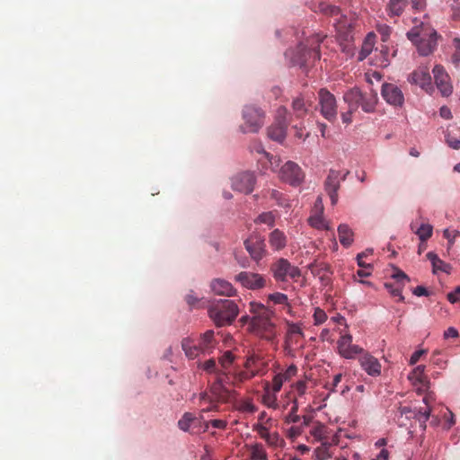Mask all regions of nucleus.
I'll return each instance as SVG.
<instances>
[{"label": "nucleus", "mask_w": 460, "mask_h": 460, "mask_svg": "<svg viewBox=\"0 0 460 460\" xmlns=\"http://www.w3.org/2000/svg\"><path fill=\"white\" fill-rule=\"evenodd\" d=\"M375 39L376 35L374 33H369L366 37L365 40L363 41L361 51L358 57L360 60L365 59L372 52L375 46Z\"/></svg>", "instance_id": "nucleus-33"}, {"label": "nucleus", "mask_w": 460, "mask_h": 460, "mask_svg": "<svg viewBox=\"0 0 460 460\" xmlns=\"http://www.w3.org/2000/svg\"><path fill=\"white\" fill-rule=\"evenodd\" d=\"M349 172H346L343 175L337 170H330L329 173L324 181V190L331 199V203L335 206L338 202V190L341 187V181L346 179Z\"/></svg>", "instance_id": "nucleus-10"}, {"label": "nucleus", "mask_w": 460, "mask_h": 460, "mask_svg": "<svg viewBox=\"0 0 460 460\" xmlns=\"http://www.w3.org/2000/svg\"><path fill=\"white\" fill-rule=\"evenodd\" d=\"M254 185L255 176L250 172L238 173L232 179V188L245 194L251 193L253 190Z\"/></svg>", "instance_id": "nucleus-19"}, {"label": "nucleus", "mask_w": 460, "mask_h": 460, "mask_svg": "<svg viewBox=\"0 0 460 460\" xmlns=\"http://www.w3.org/2000/svg\"><path fill=\"white\" fill-rule=\"evenodd\" d=\"M256 376V375L254 374V372H252V370H248L245 368L244 371H240L238 372L235 376H234V379L238 382H243L245 380H249V379H252V377Z\"/></svg>", "instance_id": "nucleus-48"}, {"label": "nucleus", "mask_w": 460, "mask_h": 460, "mask_svg": "<svg viewBox=\"0 0 460 460\" xmlns=\"http://www.w3.org/2000/svg\"><path fill=\"white\" fill-rule=\"evenodd\" d=\"M200 366L208 373H213L216 370V361L214 359H208L203 364H200Z\"/></svg>", "instance_id": "nucleus-57"}, {"label": "nucleus", "mask_w": 460, "mask_h": 460, "mask_svg": "<svg viewBox=\"0 0 460 460\" xmlns=\"http://www.w3.org/2000/svg\"><path fill=\"white\" fill-rule=\"evenodd\" d=\"M361 367L372 376H377L381 374V364L377 358L367 352H363L359 358Z\"/></svg>", "instance_id": "nucleus-22"}, {"label": "nucleus", "mask_w": 460, "mask_h": 460, "mask_svg": "<svg viewBox=\"0 0 460 460\" xmlns=\"http://www.w3.org/2000/svg\"><path fill=\"white\" fill-rule=\"evenodd\" d=\"M407 38L417 47L421 56H428L433 52L437 45V32L429 24L420 22L407 33Z\"/></svg>", "instance_id": "nucleus-3"}, {"label": "nucleus", "mask_w": 460, "mask_h": 460, "mask_svg": "<svg viewBox=\"0 0 460 460\" xmlns=\"http://www.w3.org/2000/svg\"><path fill=\"white\" fill-rule=\"evenodd\" d=\"M212 292L217 296H232L235 294V289L232 284L222 279H215L210 283Z\"/></svg>", "instance_id": "nucleus-25"}, {"label": "nucleus", "mask_w": 460, "mask_h": 460, "mask_svg": "<svg viewBox=\"0 0 460 460\" xmlns=\"http://www.w3.org/2000/svg\"><path fill=\"white\" fill-rule=\"evenodd\" d=\"M433 401L434 398L432 394L427 393L423 397V402L425 403L426 407L424 409L420 408L416 414L417 419L421 423V425H423V427H425V423L430 416L431 409L429 405Z\"/></svg>", "instance_id": "nucleus-28"}, {"label": "nucleus", "mask_w": 460, "mask_h": 460, "mask_svg": "<svg viewBox=\"0 0 460 460\" xmlns=\"http://www.w3.org/2000/svg\"><path fill=\"white\" fill-rule=\"evenodd\" d=\"M426 257L429 261H430L434 273H436L438 270L448 272L450 266L440 260L435 252H429L427 253Z\"/></svg>", "instance_id": "nucleus-32"}, {"label": "nucleus", "mask_w": 460, "mask_h": 460, "mask_svg": "<svg viewBox=\"0 0 460 460\" xmlns=\"http://www.w3.org/2000/svg\"><path fill=\"white\" fill-rule=\"evenodd\" d=\"M309 270L313 275L319 276L323 271L329 272L330 266L324 262H314L309 265Z\"/></svg>", "instance_id": "nucleus-41"}, {"label": "nucleus", "mask_w": 460, "mask_h": 460, "mask_svg": "<svg viewBox=\"0 0 460 460\" xmlns=\"http://www.w3.org/2000/svg\"><path fill=\"white\" fill-rule=\"evenodd\" d=\"M198 421V419L190 412H186L178 421L179 428L183 431H189L193 423Z\"/></svg>", "instance_id": "nucleus-35"}, {"label": "nucleus", "mask_w": 460, "mask_h": 460, "mask_svg": "<svg viewBox=\"0 0 460 460\" xmlns=\"http://www.w3.org/2000/svg\"><path fill=\"white\" fill-rule=\"evenodd\" d=\"M320 112L329 121H333L337 117V102L334 95L326 89H321L318 93Z\"/></svg>", "instance_id": "nucleus-9"}, {"label": "nucleus", "mask_w": 460, "mask_h": 460, "mask_svg": "<svg viewBox=\"0 0 460 460\" xmlns=\"http://www.w3.org/2000/svg\"><path fill=\"white\" fill-rule=\"evenodd\" d=\"M208 425H211L214 429H224L226 427V421L223 420H211L206 423V429L208 428Z\"/></svg>", "instance_id": "nucleus-54"}, {"label": "nucleus", "mask_w": 460, "mask_h": 460, "mask_svg": "<svg viewBox=\"0 0 460 460\" xmlns=\"http://www.w3.org/2000/svg\"><path fill=\"white\" fill-rule=\"evenodd\" d=\"M199 345L205 353L210 352L216 345L215 332L213 330H208L200 335Z\"/></svg>", "instance_id": "nucleus-31"}, {"label": "nucleus", "mask_w": 460, "mask_h": 460, "mask_svg": "<svg viewBox=\"0 0 460 460\" xmlns=\"http://www.w3.org/2000/svg\"><path fill=\"white\" fill-rule=\"evenodd\" d=\"M330 444L327 442L322 443L314 452V460H325L331 456L329 453Z\"/></svg>", "instance_id": "nucleus-37"}, {"label": "nucleus", "mask_w": 460, "mask_h": 460, "mask_svg": "<svg viewBox=\"0 0 460 460\" xmlns=\"http://www.w3.org/2000/svg\"><path fill=\"white\" fill-rule=\"evenodd\" d=\"M447 143L448 146L454 149H459L460 148V140L448 137L447 138Z\"/></svg>", "instance_id": "nucleus-64"}, {"label": "nucleus", "mask_w": 460, "mask_h": 460, "mask_svg": "<svg viewBox=\"0 0 460 460\" xmlns=\"http://www.w3.org/2000/svg\"><path fill=\"white\" fill-rule=\"evenodd\" d=\"M338 353L344 358H355L357 355L364 352L363 348L352 343L350 334H343L337 341Z\"/></svg>", "instance_id": "nucleus-16"}, {"label": "nucleus", "mask_w": 460, "mask_h": 460, "mask_svg": "<svg viewBox=\"0 0 460 460\" xmlns=\"http://www.w3.org/2000/svg\"><path fill=\"white\" fill-rule=\"evenodd\" d=\"M447 299L452 304L460 302V286L456 288L453 292L447 294Z\"/></svg>", "instance_id": "nucleus-55"}, {"label": "nucleus", "mask_w": 460, "mask_h": 460, "mask_svg": "<svg viewBox=\"0 0 460 460\" xmlns=\"http://www.w3.org/2000/svg\"><path fill=\"white\" fill-rule=\"evenodd\" d=\"M327 40V36L315 35L312 39L313 43H317V47L307 49L304 44H300L296 49V53L293 57L294 65H298L300 67H307L313 65L316 60L320 59V43H323Z\"/></svg>", "instance_id": "nucleus-6"}, {"label": "nucleus", "mask_w": 460, "mask_h": 460, "mask_svg": "<svg viewBox=\"0 0 460 460\" xmlns=\"http://www.w3.org/2000/svg\"><path fill=\"white\" fill-rule=\"evenodd\" d=\"M381 95L389 105L395 108H401L404 104V94L401 87L394 84L384 83L381 87Z\"/></svg>", "instance_id": "nucleus-13"}, {"label": "nucleus", "mask_w": 460, "mask_h": 460, "mask_svg": "<svg viewBox=\"0 0 460 460\" xmlns=\"http://www.w3.org/2000/svg\"><path fill=\"white\" fill-rule=\"evenodd\" d=\"M310 434L318 441H322L327 437L326 427L320 423L316 422L311 429Z\"/></svg>", "instance_id": "nucleus-36"}, {"label": "nucleus", "mask_w": 460, "mask_h": 460, "mask_svg": "<svg viewBox=\"0 0 460 460\" xmlns=\"http://www.w3.org/2000/svg\"><path fill=\"white\" fill-rule=\"evenodd\" d=\"M292 108L297 118H303L307 113L305 103L301 98H296L293 101Z\"/></svg>", "instance_id": "nucleus-38"}, {"label": "nucleus", "mask_w": 460, "mask_h": 460, "mask_svg": "<svg viewBox=\"0 0 460 460\" xmlns=\"http://www.w3.org/2000/svg\"><path fill=\"white\" fill-rule=\"evenodd\" d=\"M270 271L273 278L280 282H287L289 279L296 281L301 276L300 270L284 258H279L274 261L270 266Z\"/></svg>", "instance_id": "nucleus-8"}, {"label": "nucleus", "mask_w": 460, "mask_h": 460, "mask_svg": "<svg viewBox=\"0 0 460 460\" xmlns=\"http://www.w3.org/2000/svg\"><path fill=\"white\" fill-rule=\"evenodd\" d=\"M367 256V252H361V253H358V256H357V262H358V265L360 267V268H365V269H369L371 268V265L368 263L367 264L366 262H364L363 261V258Z\"/></svg>", "instance_id": "nucleus-60"}, {"label": "nucleus", "mask_w": 460, "mask_h": 460, "mask_svg": "<svg viewBox=\"0 0 460 460\" xmlns=\"http://www.w3.org/2000/svg\"><path fill=\"white\" fill-rule=\"evenodd\" d=\"M253 430L256 431L258 433V435L262 438V439H266L268 438V436L270 434V432L269 431V428L267 427V425H264L262 423H258L256 425L253 426Z\"/></svg>", "instance_id": "nucleus-47"}, {"label": "nucleus", "mask_w": 460, "mask_h": 460, "mask_svg": "<svg viewBox=\"0 0 460 460\" xmlns=\"http://www.w3.org/2000/svg\"><path fill=\"white\" fill-rule=\"evenodd\" d=\"M276 217L277 214L274 211L263 212L257 217L254 222L256 224H264L270 227H273Z\"/></svg>", "instance_id": "nucleus-34"}, {"label": "nucleus", "mask_w": 460, "mask_h": 460, "mask_svg": "<svg viewBox=\"0 0 460 460\" xmlns=\"http://www.w3.org/2000/svg\"><path fill=\"white\" fill-rule=\"evenodd\" d=\"M181 348L183 351L185 352V355L189 358H197L200 353H205L203 349H201V346L199 344H196L191 339L186 338L183 339L181 341Z\"/></svg>", "instance_id": "nucleus-27"}, {"label": "nucleus", "mask_w": 460, "mask_h": 460, "mask_svg": "<svg viewBox=\"0 0 460 460\" xmlns=\"http://www.w3.org/2000/svg\"><path fill=\"white\" fill-rule=\"evenodd\" d=\"M434 75L435 84L440 93L444 97H448L453 93V85L448 74L445 68L440 65H436L432 70Z\"/></svg>", "instance_id": "nucleus-17"}, {"label": "nucleus", "mask_w": 460, "mask_h": 460, "mask_svg": "<svg viewBox=\"0 0 460 460\" xmlns=\"http://www.w3.org/2000/svg\"><path fill=\"white\" fill-rule=\"evenodd\" d=\"M408 81L411 84L419 85L427 93H430L433 90L431 76L429 75V68L426 66H420L415 69L409 75Z\"/></svg>", "instance_id": "nucleus-18"}, {"label": "nucleus", "mask_w": 460, "mask_h": 460, "mask_svg": "<svg viewBox=\"0 0 460 460\" xmlns=\"http://www.w3.org/2000/svg\"><path fill=\"white\" fill-rule=\"evenodd\" d=\"M425 367L420 365L416 367L410 374L409 380L416 387L419 394H427L429 388V380L424 374Z\"/></svg>", "instance_id": "nucleus-20"}, {"label": "nucleus", "mask_w": 460, "mask_h": 460, "mask_svg": "<svg viewBox=\"0 0 460 460\" xmlns=\"http://www.w3.org/2000/svg\"><path fill=\"white\" fill-rule=\"evenodd\" d=\"M223 388L220 384H215L211 387V393L214 396L208 395L207 393H201L199 395L201 403H208L207 407L201 409L202 412H207L210 411H215L217 408V402L220 399L219 391Z\"/></svg>", "instance_id": "nucleus-23"}, {"label": "nucleus", "mask_w": 460, "mask_h": 460, "mask_svg": "<svg viewBox=\"0 0 460 460\" xmlns=\"http://www.w3.org/2000/svg\"><path fill=\"white\" fill-rule=\"evenodd\" d=\"M251 332L261 338L272 341L276 337L273 312L262 304L251 302Z\"/></svg>", "instance_id": "nucleus-1"}, {"label": "nucleus", "mask_w": 460, "mask_h": 460, "mask_svg": "<svg viewBox=\"0 0 460 460\" xmlns=\"http://www.w3.org/2000/svg\"><path fill=\"white\" fill-rule=\"evenodd\" d=\"M297 373L296 365H290L285 371L279 372L274 376L272 379V392L279 393L281 390L283 384L289 381Z\"/></svg>", "instance_id": "nucleus-24"}, {"label": "nucleus", "mask_w": 460, "mask_h": 460, "mask_svg": "<svg viewBox=\"0 0 460 460\" xmlns=\"http://www.w3.org/2000/svg\"><path fill=\"white\" fill-rule=\"evenodd\" d=\"M269 299L278 305H285L288 303V296L279 292L270 294Z\"/></svg>", "instance_id": "nucleus-46"}, {"label": "nucleus", "mask_w": 460, "mask_h": 460, "mask_svg": "<svg viewBox=\"0 0 460 460\" xmlns=\"http://www.w3.org/2000/svg\"><path fill=\"white\" fill-rule=\"evenodd\" d=\"M251 458L252 460H267V453L261 444H255L252 447Z\"/></svg>", "instance_id": "nucleus-39"}, {"label": "nucleus", "mask_w": 460, "mask_h": 460, "mask_svg": "<svg viewBox=\"0 0 460 460\" xmlns=\"http://www.w3.org/2000/svg\"><path fill=\"white\" fill-rule=\"evenodd\" d=\"M297 410L298 405L296 400H295L289 414L286 417V421L288 423H296L300 420V416L296 414Z\"/></svg>", "instance_id": "nucleus-45"}, {"label": "nucleus", "mask_w": 460, "mask_h": 460, "mask_svg": "<svg viewBox=\"0 0 460 460\" xmlns=\"http://www.w3.org/2000/svg\"><path fill=\"white\" fill-rule=\"evenodd\" d=\"M343 100L350 110L361 107L365 112H372L377 103V94L373 91L363 93L358 88H353L345 93Z\"/></svg>", "instance_id": "nucleus-5"}, {"label": "nucleus", "mask_w": 460, "mask_h": 460, "mask_svg": "<svg viewBox=\"0 0 460 460\" xmlns=\"http://www.w3.org/2000/svg\"><path fill=\"white\" fill-rule=\"evenodd\" d=\"M251 151L252 152H256L258 154H262L264 156H265V153H267L264 150L261 143H259V142H255V143L252 144V146H251Z\"/></svg>", "instance_id": "nucleus-62"}, {"label": "nucleus", "mask_w": 460, "mask_h": 460, "mask_svg": "<svg viewBox=\"0 0 460 460\" xmlns=\"http://www.w3.org/2000/svg\"><path fill=\"white\" fill-rule=\"evenodd\" d=\"M234 279L243 287L252 290L261 289L267 285L264 276L251 271H242L234 277Z\"/></svg>", "instance_id": "nucleus-15"}, {"label": "nucleus", "mask_w": 460, "mask_h": 460, "mask_svg": "<svg viewBox=\"0 0 460 460\" xmlns=\"http://www.w3.org/2000/svg\"><path fill=\"white\" fill-rule=\"evenodd\" d=\"M432 226L429 224H422L416 231L419 238L425 242L432 235Z\"/></svg>", "instance_id": "nucleus-40"}, {"label": "nucleus", "mask_w": 460, "mask_h": 460, "mask_svg": "<svg viewBox=\"0 0 460 460\" xmlns=\"http://www.w3.org/2000/svg\"><path fill=\"white\" fill-rule=\"evenodd\" d=\"M268 367L267 361L264 358L256 352L250 354L244 363V367L248 370L254 372L256 376L263 375Z\"/></svg>", "instance_id": "nucleus-21"}, {"label": "nucleus", "mask_w": 460, "mask_h": 460, "mask_svg": "<svg viewBox=\"0 0 460 460\" xmlns=\"http://www.w3.org/2000/svg\"><path fill=\"white\" fill-rule=\"evenodd\" d=\"M406 5V0H390L386 7L387 14L390 17H398L403 13Z\"/></svg>", "instance_id": "nucleus-30"}, {"label": "nucleus", "mask_w": 460, "mask_h": 460, "mask_svg": "<svg viewBox=\"0 0 460 460\" xmlns=\"http://www.w3.org/2000/svg\"><path fill=\"white\" fill-rule=\"evenodd\" d=\"M279 175L282 181L292 186L300 185L305 179V173L300 166L292 161L287 162L281 167Z\"/></svg>", "instance_id": "nucleus-11"}, {"label": "nucleus", "mask_w": 460, "mask_h": 460, "mask_svg": "<svg viewBox=\"0 0 460 460\" xmlns=\"http://www.w3.org/2000/svg\"><path fill=\"white\" fill-rule=\"evenodd\" d=\"M288 332L290 334L303 335L302 328L298 324H296V323H292V324L289 325Z\"/></svg>", "instance_id": "nucleus-63"}, {"label": "nucleus", "mask_w": 460, "mask_h": 460, "mask_svg": "<svg viewBox=\"0 0 460 460\" xmlns=\"http://www.w3.org/2000/svg\"><path fill=\"white\" fill-rule=\"evenodd\" d=\"M243 119L240 126L243 133H257L264 124V114L261 109L247 105L243 110Z\"/></svg>", "instance_id": "nucleus-7"}, {"label": "nucleus", "mask_w": 460, "mask_h": 460, "mask_svg": "<svg viewBox=\"0 0 460 460\" xmlns=\"http://www.w3.org/2000/svg\"><path fill=\"white\" fill-rule=\"evenodd\" d=\"M340 243L344 247H349L353 243V232L348 225L341 224L338 227Z\"/></svg>", "instance_id": "nucleus-29"}, {"label": "nucleus", "mask_w": 460, "mask_h": 460, "mask_svg": "<svg viewBox=\"0 0 460 460\" xmlns=\"http://www.w3.org/2000/svg\"><path fill=\"white\" fill-rule=\"evenodd\" d=\"M287 110L281 107L278 110V117L274 124L268 128V136L270 139L282 142L286 137L288 122L286 119Z\"/></svg>", "instance_id": "nucleus-14"}, {"label": "nucleus", "mask_w": 460, "mask_h": 460, "mask_svg": "<svg viewBox=\"0 0 460 460\" xmlns=\"http://www.w3.org/2000/svg\"><path fill=\"white\" fill-rule=\"evenodd\" d=\"M385 287L392 296H398L399 301L404 300V296L402 295V288L400 287H394L393 284L389 283H385Z\"/></svg>", "instance_id": "nucleus-49"}, {"label": "nucleus", "mask_w": 460, "mask_h": 460, "mask_svg": "<svg viewBox=\"0 0 460 460\" xmlns=\"http://www.w3.org/2000/svg\"><path fill=\"white\" fill-rule=\"evenodd\" d=\"M265 158L269 161L272 171H276L280 164V158L270 153H265Z\"/></svg>", "instance_id": "nucleus-50"}, {"label": "nucleus", "mask_w": 460, "mask_h": 460, "mask_svg": "<svg viewBox=\"0 0 460 460\" xmlns=\"http://www.w3.org/2000/svg\"><path fill=\"white\" fill-rule=\"evenodd\" d=\"M265 441L270 447L275 448L281 447L284 444L283 438L277 432H270Z\"/></svg>", "instance_id": "nucleus-42"}, {"label": "nucleus", "mask_w": 460, "mask_h": 460, "mask_svg": "<svg viewBox=\"0 0 460 460\" xmlns=\"http://www.w3.org/2000/svg\"><path fill=\"white\" fill-rule=\"evenodd\" d=\"M234 361V356L231 351H226L220 359V363L224 368L228 367Z\"/></svg>", "instance_id": "nucleus-52"}, {"label": "nucleus", "mask_w": 460, "mask_h": 460, "mask_svg": "<svg viewBox=\"0 0 460 460\" xmlns=\"http://www.w3.org/2000/svg\"><path fill=\"white\" fill-rule=\"evenodd\" d=\"M425 353V350L420 349L415 351L410 358V365H415L419 360L420 358Z\"/></svg>", "instance_id": "nucleus-61"}, {"label": "nucleus", "mask_w": 460, "mask_h": 460, "mask_svg": "<svg viewBox=\"0 0 460 460\" xmlns=\"http://www.w3.org/2000/svg\"><path fill=\"white\" fill-rule=\"evenodd\" d=\"M457 337H458V332L455 327H449L444 332L445 339L457 338Z\"/></svg>", "instance_id": "nucleus-59"}, {"label": "nucleus", "mask_w": 460, "mask_h": 460, "mask_svg": "<svg viewBox=\"0 0 460 460\" xmlns=\"http://www.w3.org/2000/svg\"><path fill=\"white\" fill-rule=\"evenodd\" d=\"M314 319L315 324H322L327 319L325 312L320 308H315L314 313Z\"/></svg>", "instance_id": "nucleus-51"}, {"label": "nucleus", "mask_w": 460, "mask_h": 460, "mask_svg": "<svg viewBox=\"0 0 460 460\" xmlns=\"http://www.w3.org/2000/svg\"><path fill=\"white\" fill-rule=\"evenodd\" d=\"M239 314L237 304L229 299H218L208 307L209 317L218 327L230 325Z\"/></svg>", "instance_id": "nucleus-4"}, {"label": "nucleus", "mask_w": 460, "mask_h": 460, "mask_svg": "<svg viewBox=\"0 0 460 460\" xmlns=\"http://www.w3.org/2000/svg\"><path fill=\"white\" fill-rule=\"evenodd\" d=\"M243 244L251 258L257 262L267 254L265 240L259 234L250 235Z\"/></svg>", "instance_id": "nucleus-12"}, {"label": "nucleus", "mask_w": 460, "mask_h": 460, "mask_svg": "<svg viewBox=\"0 0 460 460\" xmlns=\"http://www.w3.org/2000/svg\"><path fill=\"white\" fill-rule=\"evenodd\" d=\"M306 382L304 380H299L296 384H294V388L297 393L298 396H303L306 392Z\"/></svg>", "instance_id": "nucleus-53"}, {"label": "nucleus", "mask_w": 460, "mask_h": 460, "mask_svg": "<svg viewBox=\"0 0 460 460\" xmlns=\"http://www.w3.org/2000/svg\"><path fill=\"white\" fill-rule=\"evenodd\" d=\"M310 225L317 229H327L328 226L324 222V219L323 217V214H318L313 217H310L309 218Z\"/></svg>", "instance_id": "nucleus-43"}, {"label": "nucleus", "mask_w": 460, "mask_h": 460, "mask_svg": "<svg viewBox=\"0 0 460 460\" xmlns=\"http://www.w3.org/2000/svg\"><path fill=\"white\" fill-rule=\"evenodd\" d=\"M378 31L381 33L382 35V40L383 41H386L387 39L389 38L390 36V33H391V29L390 27L386 26V25H383V26H380L378 28Z\"/></svg>", "instance_id": "nucleus-58"}, {"label": "nucleus", "mask_w": 460, "mask_h": 460, "mask_svg": "<svg viewBox=\"0 0 460 460\" xmlns=\"http://www.w3.org/2000/svg\"><path fill=\"white\" fill-rule=\"evenodd\" d=\"M276 394L273 392V394L267 393L263 395L262 402L267 407L273 409L278 407Z\"/></svg>", "instance_id": "nucleus-44"}, {"label": "nucleus", "mask_w": 460, "mask_h": 460, "mask_svg": "<svg viewBox=\"0 0 460 460\" xmlns=\"http://www.w3.org/2000/svg\"><path fill=\"white\" fill-rule=\"evenodd\" d=\"M288 239L284 232L279 229H274L269 234V243L274 251H280L287 245Z\"/></svg>", "instance_id": "nucleus-26"}, {"label": "nucleus", "mask_w": 460, "mask_h": 460, "mask_svg": "<svg viewBox=\"0 0 460 460\" xmlns=\"http://www.w3.org/2000/svg\"><path fill=\"white\" fill-rule=\"evenodd\" d=\"M185 300L187 302V304L190 305V306H196L197 304L199 303V297L198 296H196V294L193 292V291H190L185 297Z\"/></svg>", "instance_id": "nucleus-56"}, {"label": "nucleus", "mask_w": 460, "mask_h": 460, "mask_svg": "<svg viewBox=\"0 0 460 460\" xmlns=\"http://www.w3.org/2000/svg\"><path fill=\"white\" fill-rule=\"evenodd\" d=\"M318 12L333 19V26L340 40L349 41L353 38V30L357 23L355 13L344 14L335 5L323 2L318 5Z\"/></svg>", "instance_id": "nucleus-2"}]
</instances>
